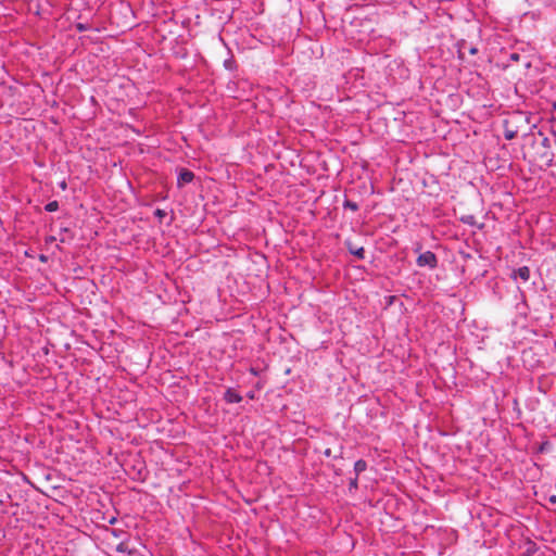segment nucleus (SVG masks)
Wrapping results in <instances>:
<instances>
[{"label":"nucleus","mask_w":556,"mask_h":556,"mask_svg":"<svg viewBox=\"0 0 556 556\" xmlns=\"http://www.w3.org/2000/svg\"><path fill=\"white\" fill-rule=\"evenodd\" d=\"M506 138H507V139H513V138H514V132H508V134H506Z\"/></svg>","instance_id":"obj_13"},{"label":"nucleus","mask_w":556,"mask_h":556,"mask_svg":"<svg viewBox=\"0 0 556 556\" xmlns=\"http://www.w3.org/2000/svg\"><path fill=\"white\" fill-rule=\"evenodd\" d=\"M224 399L227 403H240L242 401V396L233 389H227Z\"/></svg>","instance_id":"obj_4"},{"label":"nucleus","mask_w":556,"mask_h":556,"mask_svg":"<svg viewBox=\"0 0 556 556\" xmlns=\"http://www.w3.org/2000/svg\"><path fill=\"white\" fill-rule=\"evenodd\" d=\"M511 59L517 60V59H518V56H517V55H515V54H513V55H511Z\"/></svg>","instance_id":"obj_16"},{"label":"nucleus","mask_w":556,"mask_h":556,"mask_svg":"<svg viewBox=\"0 0 556 556\" xmlns=\"http://www.w3.org/2000/svg\"><path fill=\"white\" fill-rule=\"evenodd\" d=\"M350 485H351V486L356 488V485H357V478H355L354 480H352V481H351V483H350Z\"/></svg>","instance_id":"obj_11"},{"label":"nucleus","mask_w":556,"mask_h":556,"mask_svg":"<svg viewBox=\"0 0 556 556\" xmlns=\"http://www.w3.org/2000/svg\"><path fill=\"white\" fill-rule=\"evenodd\" d=\"M348 250L351 254L355 255L359 260L365 258V250L363 247H354L351 243H348Z\"/></svg>","instance_id":"obj_5"},{"label":"nucleus","mask_w":556,"mask_h":556,"mask_svg":"<svg viewBox=\"0 0 556 556\" xmlns=\"http://www.w3.org/2000/svg\"><path fill=\"white\" fill-rule=\"evenodd\" d=\"M462 222L465 223V224H468V225H473L475 224V216H472V215L464 216V217H462Z\"/></svg>","instance_id":"obj_8"},{"label":"nucleus","mask_w":556,"mask_h":556,"mask_svg":"<svg viewBox=\"0 0 556 556\" xmlns=\"http://www.w3.org/2000/svg\"><path fill=\"white\" fill-rule=\"evenodd\" d=\"M344 207L350 208L352 211H356L358 208L357 204L354 202L346 201L344 203Z\"/></svg>","instance_id":"obj_9"},{"label":"nucleus","mask_w":556,"mask_h":556,"mask_svg":"<svg viewBox=\"0 0 556 556\" xmlns=\"http://www.w3.org/2000/svg\"><path fill=\"white\" fill-rule=\"evenodd\" d=\"M61 187L64 189L66 187V184L65 182H62L61 184Z\"/></svg>","instance_id":"obj_15"},{"label":"nucleus","mask_w":556,"mask_h":556,"mask_svg":"<svg viewBox=\"0 0 556 556\" xmlns=\"http://www.w3.org/2000/svg\"><path fill=\"white\" fill-rule=\"evenodd\" d=\"M416 263L419 267L433 269L438 266V258L433 252L426 251L417 257Z\"/></svg>","instance_id":"obj_1"},{"label":"nucleus","mask_w":556,"mask_h":556,"mask_svg":"<svg viewBox=\"0 0 556 556\" xmlns=\"http://www.w3.org/2000/svg\"><path fill=\"white\" fill-rule=\"evenodd\" d=\"M59 208V203L56 201H51L46 204L45 210L47 212H55Z\"/></svg>","instance_id":"obj_7"},{"label":"nucleus","mask_w":556,"mask_h":556,"mask_svg":"<svg viewBox=\"0 0 556 556\" xmlns=\"http://www.w3.org/2000/svg\"><path fill=\"white\" fill-rule=\"evenodd\" d=\"M548 502L552 503V504H556V495H551L548 497Z\"/></svg>","instance_id":"obj_10"},{"label":"nucleus","mask_w":556,"mask_h":556,"mask_svg":"<svg viewBox=\"0 0 556 556\" xmlns=\"http://www.w3.org/2000/svg\"><path fill=\"white\" fill-rule=\"evenodd\" d=\"M159 217H163L164 216V212L161 211V210H157L156 213H155Z\"/></svg>","instance_id":"obj_12"},{"label":"nucleus","mask_w":556,"mask_h":556,"mask_svg":"<svg viewBox=\"0 0 556 556\" xmlns=\"http://www.w3.org/2000/svg\"><path fill=\"white\" fill-rule=\"evenodd\" d=\"M514 279H520L523 282H527L530 279V269L527 266L519 267L513 273Z\"/></svg>","instance_id":"obj_3"},{"label":"nucleus","mask_w":556,"mask_h":556,"mask_svg":"<svg viewBox=\"0 0 556 556\" xmlns=\"http://www.w3.org/2000/svg\"><path fill=\"white\" fill-rule=\"evenodd\" d=\"M366 468H367V463L364 459H358L354 464V470H355L356 475L362 473L363 471L366 470Z\"/></svg>","instance_id":"obj_6"},{"label":"nucleus","mask_w":556,"mask_h":556,"mask_svg":"<svg viewBox=\"0 0 556 556\" xmlns=\"http://www.w3.org/2000/svg\"><path fill=\"white\" fill-rule=\"evenodd\" d=\"M225 66H226V67H229V66H230V63L226 61V62H225Z\"/></svg>","instance_id":"obj_14"},{"label":"nucleus","mask_w":556,"mask_h":556,"mask_svg":"<svg viewBox=\"0 0 556 556\" xmlns=\"http://www.w3.org/2000/svg\"><path fill=\"white\" fill-rule=\"evenodd\" d=\"M194 178V174L189 169H181L177 177L178 187H182L186 184H190Z\"/></svg>","instance_id":"obj_2"}]
</instances>
